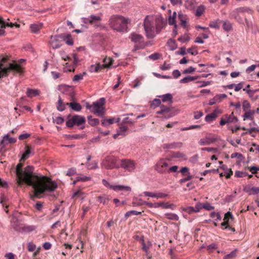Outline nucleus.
<instances>
[{
	"mask_svg": "<svg viewBox=\"0 0 259 259\" xmlns=\"http://www.w3.org/2000/svg\"><path fill=\"white\" fill-rule=\"evenodd\" d=\"M0 24H2L3 25H4L5 27L6 26H8V27H13L15 24L12 22L11 23H6L5 22H4L2 18L0 17Z\"/></svg>",
	"mask_w": 259,
	"mask_h": 259,
	"instance_id": "13d9d810",
	"label": "nucleus"
},
{
	"mask_svg": "<svg viewBox=\"0 0 259 259\" xmlns=\"http://www.w3.org/2000/svg\"><path fill=\"white\" fill-rule=\"evenodd\" d=\"M42 27V23L32 24L30 26L31 31L34 33H37Z\"/></svg>",
	"mask_w": 259,
	"mask_h": 259,
	"instance_id": "5701e85b",
	"label": "nucleus"
},
{
	"mask_svg": "<svg viewBox=\"0 0 259 259\" xmlns=\"http://www.w3.org/2000/svg\"><path fill=\"white\" fill-rule=\"evenodd\" d=\"M90 180H91V178L87 177V176H83V177L78 176L76 177V181H81L83 182H85V181H89Z\"/></svg>",
	"mask_w": 259,
	"mask_h": 259,
	"instance_id": "680f3d73",
	"label": "nucleus"
},
{
	"mask_svg": "<svg viewBox=\"0 0 259 259\" xmlns=\"http://www.w3.org/2000/svg\"><path fill=\"white\" fill-rule=\"evenodd\" d=\"M88 169H93L98 168V161H94L92 163L87 162L85 163Z\"/></svg>",
	"mask_w": 259,
	"mask_h": 259,
	"instance_id": "e433bc0d",
	"label": "nucleus"
},
{
	"mask_svg": "<svg viewBox=\"0 0 259 259\" xmlns=\"http://www.w3.org/2000/svg\"><path fill=\"white\" fill-rule=\"evenodd\" d=\"M120 166L128 171H133L136 168V163L130 159H124L121 161Z\"/></svg>",
	"mask_w": 259,
	"mask_h": 259,
	"instance_id": "9b49d317",
	"label": "nucleus"
},
{
	"mask_svg": "<svg viewBox=\"0 0 259 259\" xmlns=\"http://www.w3.org/2000/svg\"><path fill=\"white\" fill-rule=\"evenodd\" d=\"M25 148V151L22 155V157L20 159V161H24V160L30 157V155L31 153L33 154V153H32V151L31 150L29 146H26Z\"/></svg>",
	"mask_w": 259,
	"mask_h": 259,
	"instance_id": "b1692460",
	"label": "nucleus"
},
{
	"mask_svg": "<svg viewBox=\"0 0 259 259\" xmlns=\"http://www.w3.org/2000/svg\"><path fill=\"white\" fill-rule=\"evenodd\" d=\"M224 117L226 119L227 123H235L238 121L237 118L234 116L233 112H232L230 115L225 114L224 115Z\"/></svg>",
	"mask_w": 259,
	"mask_h": 259,
	"instance_id": "393cba45",
	"label": "nucleus"
},
{
	"mask_svg": "<svg viewBox=\"0 0 259 259\" xmlns=\"http://www.w3.org/2000/svg\"><path fill=\"white\" fill-rule=\"evenodd\" d=\"M110 64H103L101 65L99 63L95 65H92L90 66L89 70L91 72H97L100 69L104 68L109 67Z\"/></svg>",
	"mask_w": 259,
	"mask_h": 259,
	"instance_id": "f3484780",
	"label": "nucleus"
},
{
	"mask_svg": "<svg viewBox=\"0 0 259 259\" xmlns=\"http://www.w3.org/2000/svg\"><path fill=\"white\" fill-rule=\"evenodd\" d=\"M103 164L108 169L118 167L116 159L113 157H107L103 162Z\"/></svg>",
	"mask_w": 259,
	"mask_h": 259,
	"instance_id": "1a4fd4ad",
	"label": "nucleus"
},
{
	"mask_svg": "<svg viewBox=\"0 0 259 259\" xmlns=\"http://www.w3.org/2000/svg\"><path fill=\"white\" fill-rule=\"evenodd\" d=\"M128 19L120 15L112 16L109 21V25L114 30L119 32L126 30Z\"/></svg>",
	"mask_w": 259,
	"mask_h": 259,
	"instance_id": "f03ea898",
	"label": "nucleus"
},
{
	"mask_svg": "<svg viewBox=\"0 0 259 259\" xmlns=\"http://www.w3.org/2000/svg\"><path fill=\"white\" fill-rule=\"evenodd\" d=\"M177 16L176 12H174L172 16H170L168 18V23L169 25H174L175 29L173 30V33L175 35H177V24L176 23V17Z\"/></svg>",
	"mask_w": 259,
	"mask_h": 259,
	"instance_id": "aec40b11",
	"label": "nucleus"
},
{
	"mask_svg": "<svg viewBox=\"0 0 259 259\" xmlns=\"http://www.w3.org/2000/svg\"><path fill=\"white\" fill-rule=\"evenodd\" d=\"M67 105L66 104H65L63 102L62 100L61 97L59 96L58 101L57 102V109L59 111H63L65 109V106Z\"/></svg>",
	"mask_w": 259,
	"mask_h": 259,
	"instance_id": "c85d7f7f",
	"label": "nucleus"
},
{
	"mask_svg": "<svg viewBox=\"0 0 259 259\" xmlns=\"http://www.w3.org/2000/svg\"><path fill=\"white\" fill-rule=\"evenodd\" d=\"M66 105H68L73 110L75 111H80L81 109V106L76 102L67 103Z\"/></svg>",
	"mask_w": 259,
	"mask_h": 259,
	"instance_id": "a878e982",
	"label": "nucleus"
},
{
	"mask_svg": "<svg viewBox=\"0 0 259 259\" xmlns=\"http://www.w3.org/2000/svg\"><path fill=\"white\" fill-rule=\"evenodd\" d=\"M255 113V111L254 110H248L245 111L244 115H243L244 120L249 119H252L253 118V115Z\"/></svg>",
	"mask_w": 259,
	"mask_h": 259,
	"instance_id": "c756f323",
	"label": "nucleus"
},
{
	"mask_svg": "<svg viewBox=\"0 0 259 259\" xmlns=\"http://www.w3.org/2000/svg\"><path fill=\"white\" fill-rule=\"evenodd\" d=\"M36 246L34 244L31 242H29L28 243V250L29 251H33L35 249Z\"/></svg>",
	"mask_w": 259,
	"mask_h": 259,
	"instance_id": "e2e57ef3",
	"label": "nucleus"
},
{
	"mask_svg": "<svg viewBox=\"0 0 259 259\" xmlns=\"http://www.w3.org/2000/svg\"><path fill=\"white\" fill-rule=\"evenodd\" d=\"M195 5L194 0H185L184 5L187 9H192Z\"/></svg>",
	"mask_w": 259,
	"mask_h": 259,
	"instance_id": "4c0bfd02",
	"label": "nucleus"
},
{
	"mask_svg": "<svg viewBox=\"0 0 259 259\" xmlns=\"http://www.w3.org/2000/svg\"><path fill=\"white\" fill-rule=\"evenodd\" d=\"M167 46L171 51H174L177 48V45L176 41L172 39H169L168 40Z\"/></svg>",
	"mask_w": 259,
	"mask_h": 259,
	"instance_id": "2f4dec72",
	"label": "nucleus"
},
{
	"mask_svg": "<svg viewBox=\"0 0 259 259\" xmlns=\"http://www.w3.org/2000/svg\"><path fill=\"white\" fill-rule=\"evenodd\" d=\"M50 39L51 40L50 43L53 49H58L62 45L60 43L59 39L57 36V35H55L54 36H51Z\"/></svg>",
	"mask_w": 259,
	"mask_h": 259,
	"instance_id": "6ab92c4d",
	"label": "nucleus"
},
{
	"mask_svg": "<svg viewBox=\"0 0 259 259\" xmlns=\"http://www.w3.org/2000/svg\"><path fill=\"white\" fill-rule=\"evenodd\" d=\"M26 95L29 98H32L33 97L38 95L39 92L37 90H33L28 88L26 92Z\"/></svg>",
	"mask_w": 259,
	"mask_h": 259,
	"instance_id": "cd10ccee",
	"label": "nucleus"
},
{
	"mask_svg": "<svg viewBox=\"0 0 259 259\" xmlns=\"http://www.w3.org/2000/svg\"><path fill=\"white\" fill-rule=\"evenodd\" d=\"M84 136V135L81 134L69 135L68 136V138L69 139H79L83 138Z\"/></svg>",
	"mask_w": 259,
	"mask_h": 259,
	"instance_id": "de8ad7c7",
	"label": "nucleus"
},
{
	"mask_svg": "<svg viewBox=\"0 0 259 259\" xmlns=\"http://www.w3.org/2000/svg\"><path fill=\"white\" fill-rule=\"evenodd\" d=\"M102 183L105 187L114 191H125L129 192L131 191V188L128 186L123 185H112L105 179L102 180Z\"/></svg>",
	"mask_w": 259,
	"mask_h": 259,
	"instance_id": "6e6552de",
	"label": "nucleus"
},
{
	"mask_svg": "<svg viewBox=\"0 0 259 259\" xmlns=\"http://www.w3.org/2000/svg\"><path fill=\"white\" fill-rule=\"evenodd\" d=\"M131 40L135 43L142 44L144 42V37L140 34L133 33L130 36Z\"/></svg>",
	"mask_w": 259,
	"mask_h": 259,
	"instance_id": "a211bd4d",
	"label": "nucleus"
},
{
	"mask_svg": "<svg viewBox=\"0 0 259 259\" xmlns=\"http://www.w3.org/2000/svg\"><path fill=\"white\" fill-rule=\"evenodd\" d=\"M170 109L169 107L161 105L160 106V110L157 111L158 114L163 115L164 118H167L171 117L170 114Z\"/></svg>",
	"mask_w": 259,
	"mask_h": 259,
	"instance_id": "2eb2a0df",
	"label": "nucleus"
},
{
	"mask_svg": "<svg viewBox=\"0 0 259 259\" xmlns=\"http://www.w3.org/2000/svg\"><path fill=\"white\" fill-rule=\"evenodd\" d=\"M154 20V19L152 16H147L144 19V27L148 38H153L156 35Z\"/></svg>",
	"mask_w": 259,
	"mask_h": 259,
	"instance_id": "20e7f679",
	"label": "nucleus"
},
{
	"mask_svg": "<svg viewBox=\"0 0 259 259\" xmlns=\"http://www.w3.org/2000/svg\"><path fill=\"white\" fill-rule=\"evenodd\" d=\"M159 54L155 53L150 55L149 58L153 60H156L159 58Z\"/></svg>",
	"mask_w": 259,
	"mask_h": 259,
	"instance_id": "0e129e2a",
	"label": "nucleus"
},
{
	"mask_svg": "<svg viewBox=\"0 0 259 259\" xmlns=\"http://www.w3.org/2000/svg\"><path fill=\"white\" fill-rule=\"evenodd\" d=\"M58 89L62 93H65V92L68 90V87L65 84H61L58 87Z\"/></svg>",
	"mask_w": 259,
	"mask_h": 259,
	"instance_id": "bf43d9fd",
	"label": "nucleus"
},
{
	"mask_svg": "<svg viewBox=\"0 0 259 259\" xmlns=\"http://www.w3.org/2000/svg\"><path fill=\"white\" fill-rule=\"evenodd\" d=\"M205 8L204 6L201 5L198 7L195 11V15L197 17L201 16L204 12Z\"/></svg>",
	"mask_w": 259,
	"mask_h": 259,
	"instance_id": "c9c22d12",
	"label": "nucleus"
},
{
	"mask_svg": "<svg viewBox=\"0 0 259 259\" xmlns=\"http://www.w3.org/2000/svg\"><path fill=\"white\" fill-rule=\"evenodd\" d=\"M202 208H203V203H197L194 207V209H195V212H198L201 210Z\"/></svg>",
	"mask_w": 259,
	"mask_h": 259,
	"instance_id": "69168bd1",
	"label": "nucleus"
},
{
	"mask_svg": "<svg viewBox=\"0 0 259 259\" xmlns=\"http://www.w3.org/2000/svg\"><path fill=\"white\" fill-rule=\"evenodd\" d=\"M203 208L207 210H212L214 209V207L211 205L210 204L207 202L203 203Z\"/></svg>",
	"mask_w": 259,
	"mask_h": 259,
	"instance_id": "09e8293b",
	"label": "nucleus"
},
{
	"mask_svg": "<svg viewBox=\"0 0 259 259\" xmlns=\"http://www.w3.org/2000/svg\"><path fill=\"white\" fill-rule=\"evenodd\" d=\"M154 24L156 27V34L159 33L166 24L165 20L160 15H156Z\"/></svg>",
	"mask_w": 259,
	"mask_h": 259,
	"instance_id": "f8f14e48",
	"label": "nucleus"
},
{
	"mask_svg": "<svg viewBox=\"0 0 259 259\" xmlns=\"http://www.w3.org/2000/svg\"><path fill=\"white\" fill-rule=\"evenodd\" d=\"M7 61V57H3L0 63V78L4 76H6L9 72L11 71L20 72L21 69L20 66L17 63L6 64Z\"/></svg>",
	"mask_w": 259,
	"mask_h": 259,
	"instance_id": "7ed1b4c3",
	"label": "nucleus"
},
{
	"mask_svg": "<svg viewBox=\"0 0 259 259\" xmlns=\"http://www.w3.org/2000/svg\"><path fill=\"white\" fill-rule=\"evenodd\" d=\"M21 161L16 165V172L18 179V183L20 185L23 182L32 186L34 190V196L38 197L40 194L54 192L58 187L56 182L42 175L33 172L34 167L28 165L24 170Z\"/></svg>",
	"mask_w": 259,
	"mask_h": 259,
	"instance_id": "f257e3e1",
	"label": "nucleus"
},
{
	"mask_svg": "<svg viewBox=\"0 0 259 259\" xmlns=\"http://www.w3.org/2000/svg\"><path fill=\"white\" fill-rule=\"evenodd\" d=\"M85 119L84 117L75 115L66 121V125L68 127H72L74 125H76L79 126V129L83 130L85 127Z\"/></svg>",
	"mask_w": 259,
	"mask_h": 259,
	"instance_id": "39448f33",
	"label": "nucleus"
},
{
	"mask_svg": "<svg viewBox=\"0 0 259 259\" xmlns=\"http://www.w3.org/2000/svg\"><path fill=\"white\" fill-rule=\"evenodd\" d=\"M169 164L165 160L160 159L158 161L155 166V169L158 172L163 174L167 171Z\"/></svg>",
	"mask_w": 259,
	"mask_h": 259,
	"instance_id": "9d476101",
	"label": "nucleus"
},
{
	"mask_svg": "<svg viewBox=\"0 0 259 259\" xmlns=\"http://www.w3.org/2000/svg\"><path fill=\"white\" fill-rule=\"evenodd\" d=\"M210 216L212 218H215L216 221H220L221 220V217L219 213L212 212Z\"/></svg>",
	"mask_w": 259,
	"mask_h": 259,
	"instance_id": "5fc2aeb1",
	"label": "nucleus"
},
{
	"mask_svg": "<svg viewBox=\"0 0 259 259\" xmlns=\"http://www.w3.org/2000/svg\"><path fill=\"white\" fill-rule=\"evenodd\" d=\"M199 77H200V76H188L184 78L183 79H181L180 80V82L181 83H186L189 82L193 81L194 80H196L198 78H199Z\"/></svg>",
	"mask_w": 259,
	"mask_h": 259,
	"instance_id": "7c9ffc66",
	"label": "nucleus"
},
{
	"mask_svg": "<svg viewBox=\"0 0 259 259\" xmlns=\"http://www.w3.org/2000/svg\"><path fill=\"white\" fill-rule=\"evenodd\" d=\"M105 104V99L101 98L99 100L93 103L92 112L96 114L98 116L103 117L104 115V108L103 105Z\"/></svg>",
	"mask_w": 259,
	"mask_h": 259,
	"instance_id": "423d86ee",
	"label": "nucleus"
},
{
	"mask_svg": "<svg viewBox=\"0 0 259 259\" xmlns=\"http://www.w3.org/2000/svg\"><path fill=\"white\" fill-rule=\"evenodd\" d=\"M189 168L187 167H184L181 168L180 170H179V172H181L183 176L185 177L184 179H182L180 180V182L182 183L187 181L191 179H192V176L190 175V173L189 172Z\"/></svg>",
	"mask_w": 259,
	"mask_h": 259,
	"instance_id": "dca6fc26",
	"label": "nucleus"
},
{
	"mask_svg": "<svg viewBox=\"0 0 259 259\" xmlns=\"http://www.w3.org/2000/svg\"><path fill=\"white\" fill-rule=\"evenodd\" d=\"M177 146V143H170V144H164L162 147L163 149H174Z\"/></svg>",
	"mask_w": 259,
	"mask_h": 259,
	"instance_id": "8fccbe9b",
	"label": "nucleus"
},
{
	"mask_svg": "<svg viewBox=\"0 0 259 259\" xmlns=\"http://www.w3.org/2000/svg\"><path fill=\"white\" fill-rule=\"evenodd\" d=\"M141 213H142V212L141 211H138L137 210H130V211L126 212L125 214V217L126 218H128L130 216H131L132 214L138 215L141 214Z\"/></svg>",
	"mask_w": 259,
	"mask_h": 259,
	"instance_id": "a18cd8bd",
	"label": "nucleus"
},
{
	"mask_svg": "<svg viewBox=\"0 0 259 259\" xmlns=\"http://www.w3.org/2000/svg\"><path fill=\"white\" fill-rule=\"evenodd\" d=\"M115 119L114 118L109 119H104L102 121V125L104 126H108L114 123Z\"/></svg>",
	"mask_w": 259,
	"mask_h": 259,
	"instance_id": "79ce46f5",
	"label": "nucleus"
},
{
	"mask_svg": "<svg viewBox=\"0 0 259 259\" xmlns=\"http://www.w3.org/2000/svg\"><path fill=\"white\" fill-rule=\"evenodd\" d=\"M223 23V28L226 31L229 32L232 30V24L228 20L221 21Z\"/></svg>",
	"mask_w": 259,
	"mask_h": 259,
	"instance_id": "bb28decb",
	"label": "nucleus"
},
{
	"mask_svg": "<svg viewBox=\"0 0 259 259\" xmlns=\"http://www.w3.org/2000/svg\"><path fill=\"white\" fill-rule=\"evenodd\" d=\"M83 194H84V193H83L82 192H81V191H80V190H78V191H76V192H75L73 193V194L72 195V196L71 198H74V197H76V196H78V197H82V196Z\"/></svg>",
	"mask_w": 259,
	"mask_h": 259,
	"instance_id": "338daca9",
	"label": "nucleus"
},
{
	"mask_svg": "<svg viewBox=\"0 0 259 259\" xmlns=\"http://www.w3.org/2000/svg\"><path fill=\"white\" fill-rule=\"evenodd\" d=\"M187 52L192 55H196L198 54L197 51L194 48L188 49L187 50Z\"/></svg>",
	"mask_w": 259,
	"mask_h": 259,
	"instance_id": "774afa93",
	"label": "nucleus"
},
{
	"mask_svg": "<svg viewBox=\"0 0 259 259\" xmlns=\"http://www.w3.org/2000/svg\"><path fill=\"white\" fill-rule=\"evenodd\" d=\"M89 123L92 126H95L100 122L99 120L97 118H93L91 115L88 116Z\"/></svg>",
	"mask_w": 259,
	"mask_h": 259,
	"instance_id": "f704fd0d",
	"label": "nucleus"
},
{
	"mask_svg": "<svg viewBox=\"0 0 259 259\" xmlns=\"http://www.w3.org/2000/svg\"><path fill=\"white\" fill-rule=\"evenodd\" d=\"M250 107V104L247 100H245L243 102L242 108L244 111L249 110Z\"/></svg>",
	"mask_w": 259,
	"mask_h": 259,
	"instance_id": "3c124183",
	"label": "nucleus"
},
{
	"mask_svg": "<svg viewBox=\"0 0 259 259\" xmlns=\"http://www.w3.org/2000/svg\"><path fill=\"white\" fill-rule=\"evenodd\" d=\"M71 36V34H67V38L64 41L65 43L69 46H72L73 45V41Z\"/></svg>",
	"mask_w": 259,
	"mask_h": 259,
	"instance_id": "603ef678",
	"label": "nucleus"
},
{
	"mask_svg": "<svg viewBox=\"0 0 259 259\" xmlns=\"http://www.w3.org/2000/svg\"><path fill=\"white\" fill-rule=\"evenodd\" d=\"M101 15V13L98 15H91L88 17L82 18L81 20L83 23L86 24L93 25L98 23L102 20Z\"/></svg>",
	"mask_w": 259,
	"mask_h": 259,
	"instance_id": "0eeeda50",
	"label": "nucleus"
},
{
	"mask_svg": "<svg viewBox=\"0 0 259 259\" xmlns=\"http://www.w3.org/2000/svg\"><path fill=\"white\" fill-rule=\"evenodd\" d=\"M59 54L61 58L64 61L70 60L71 58L65 53V51L61 50L59 52Z\"/></svg>",
	"mask_w": 259,
	"mask_h": 259,
	"instance_id": "c03bdc74",
	"label": "nucleus"
},
{
	"mask_svg": "<svg viewBox=\"0 0 259 259\" xmlns=\"http://www.w3.org/2000/svg\"><path fill=\"white\" fill-rule=\"evenodd\" d=\"M198 144L200 146L208 145L210 144V143L205 138L201 139L199 141Z\"/></svg>",
	"mask_w": 259,
	"mask_h": 259,
	"instance_id": "6e6d98bb",
	"label": "nucleus"
},
{
	"mask_svg": "<svg viewBox=\"0 0 259 259\" xmlns=\"http://www.w3.org/2000/svg\"><path fill=\"white\" fill-rule=\"evenodd\" d=\"M179 25L188 32L190 29L189 18L186 15L179 14Z\"/></svg>",
	"mask_w": 259,
	"mask_h": 259,
	"instance_id": "ddd939ff",
	"label": "nucleus"
},
{
	"mask_svg": "<svg viewBox=\"0 0 259 259\" xmlns=\"http://www.w3.org/2000/svg\"><path fill=\"white\" fill-rule=\"evenodd\" d=\"M159 98H160L163 102H168L170 103H171L172 102V96L170 93H167L164 95H162L158 96Z\"/></svg>",
	"mask_w": 259,
	"mask_h": 259,
	"instance_id": "4be33fe9",
	"label": "nucleus"
},
{
	"mask_svg": "<svg viewBox=\"0 0 259 259\" xmlns=\"http://www.w3.org/2000/svg\"><path fill=\"white\" fill-rule=\"evenodd\" d=\"M165 215L167 216V218L169 220H178V217L177 214H173V213H167V214H165Z\"/></svg>",
	"mask_w": 259,
	"mask_h": 259,
	"instance_id": "052dcab7",
	"label": "nucleus"
},
{
	"mask_svg": "<svg viewBox=\"0 0 259 259\" xmlns=\"http://www.w3.org/2000/svg\"><path fill=\"white\" fill-rule=\"evenodd\" d=\"M154 207L155 208L161 207L163 208H168L171 206V205L169 204L168 203L164 202L155 203H154Z\"/></svg>",
	"mask_w": 259,
	"mask_h": 259,
	"instance_id": "a19ab883",
	"label": "nucleus"
},
{
	"mask_svg": "<svg viewBox=\"0 0 259 259\" xmlns=\"http://www.w3.org/2000/svg\"><path fill=\"white\" fill-rule=\"evenodd\" d=\"M72 56L73 58V65L75 66V67L76 66V65L78 64V63L80 61L76 54L73 53V54H72Z\"/></svg>",
	"mask_w": 259,
	"mask_h": 259,
	"instance_id": "4d7b16f0",
	"label": "nucleus"
},
{
	"mask_svg": "<svg viewBox=\"0 0 259 259\" xmlns=\"http://www.w3.org/2000/svg\"><path fill=\"white\" fill-rule=\"evenodd\" d=\"M127 130V127L124 125H121L119 127L117 131L119 132V134L122 136H125V132Z\"/></svg>",
	"mask_w": 259,
	"mask_h": 259,
	"instance_id": "49530a36",
	"label": "nucleus"
},
{
	"mask_svg": "<svg viewBox=\"0 0 259 259\" xmlns=\"http://www.w3.org/2000/svg\"><path fill=\"white\" fill-rule=\"evenodd\" d=\"M247 174L245 171H237L235 172V176L238 178H243L247 176Z\"/></svg>",
	"mask_w": 259,
	"mask_h": 259,
	"instance_id": "864d4df0",
	"label": "nucleus"
},
{
	"mask_svg": "<svg viewBox=\"0 0 259 259\" xmlns=\"http://www.w3.org/2000/svg\"><path fill=\"white\" fill-rule=\"evenodd\" d=\"M214 100L217 101V103L222 102L223 100L227 98V96L225 94H217L214 97Z\"/></svg>",
	"mask_w": 259,
	"mask_h": 259,
	"instance_id": "58836bf2",
	"label": "nucleus"
},
{
	"mask_svg": "<svg viewBox=\"0 0 259 259\" xmlns=\"http://www.w3.org/2000/svg\"><path fill=\"white\" fill-rule=\"evenodd\" d=\"M86 75L87 73L85 72H83L82 73L76 74L74 76L72 80L74 82H78L80 80H82L83 76Z\"/></svg>",
	"mask_w": 259,
	"mask_h": 259,
	"instance_id": "473e14b6",
	"label": "nucleus"
},
{
	"mask_svg": "<svg viewBox=\"0 0 259 259\" xmlns=\"http://www.w3.org/2000/svg\"><path fill=\"white\" fill-rule=\"evenodd\" d=\"M235 10L239 14L244 13L245 12H250L251 11L249 8L245 7H240L235 9Z\"/></svg>",
	"mask_w": 259,
	"mask_h": 259,
	"instance_id": "37998d69",
	"label": "nucleus"
},
{
	"mask_svg": "<svg viewBox=\"0 0 259 259\" xmlns=\"http://www.w3.org/2000/svg\"><path fill=\"white\" fill-rule=\"evenodd\" d=\"M221 113V111H220L218 109H215L212 113L208 114L205 116V121L208 122H211L213 121L217 117V114Z\"/></svg>",
	"mask_w": 259,
	"mask_h": 259,
	"instance_id": "412c9836",
	"label": "nucleus"
},
{
	"mask_svg": "<svg viewBox=\"0 0 259 259\" xmlns=\"http://www.w3.org/2000/svg\"><path fill=\"white\" fill-rule=\"evenodd\" d=\"M17 141L16 139L14 138H9V134L5 135L3 139L0 140V147L2 149L4 148L6 145L9 144H13Z\"/></svg>",
	"mask_w": 259,
	"mask_h": 259,
	"instance_id": "4468645a",
	"label": "nucleus"
},
{
	"mask_svg": "<svg viewBox=\"0 0 259 259\" xmlns=\"http://www.w3.org/2000/svg\"><path fill=\"white\" fill-rule=\"evenodd\" d=\"M230 17L231 18L235 19L237 21L239 22H242V20L241 17L239 16V14L235 10L230 13Z\"/></svg>",
	"mask_w": 259,
	"mask_h": 259,
	"instance_id": "72a5a7b5",
	"label": "nucleus"
},
{
	"mask_svg": "<svg viewBox=\"0 0 259 259\" xmlns=\"http://www.w3.org/2000/svg\"><path fill=\"white\" fill-rule=\"evenodd\" d=\"M190 37L189 36V33L187 31L184 35L182 36L181 37H179V41L182 42H186L190 40Z\"/></svg>",
	"mask_w": 259,
	"mask_h": 259,
	"instance_id": "ea45409f",
	"label": "nucleus"
}]
</instances>
